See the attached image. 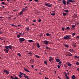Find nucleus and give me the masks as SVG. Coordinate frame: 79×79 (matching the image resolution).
Wrapping results in <instances>:
<instances>
[{"label": "nucleus", "mask_w": 79, "mask_h": 79, "mask_svg": "<svg viewBox=\"0 0 79 79\" xmlns=\"http://www.w3.org/2000/svg\"><path fill=\"white\" fill-rule=\"evenodd\" d=\"M5 48L6 49H4V51L7 53H8V52H9V49H10V50H12V48L11 47V45H10L9 46H5Z\"/></svg>", "instance_id": "obj_1"}, {"label": "nucleus", "mask_w": 79, "mask_h": 79, "mask_svg": "<svg viewBox=\"0 0 79 79\" xmlns=\"http://www.w3.org/2000/svg\"><path fill=\"white\" fill-rule=\"evenodd\" d=\"M71 35H66L63 38L66 40H69L71 39V38L70 37Z\"/></svg>", "instance_id": "obj_2"}, {"label": "nucleus", "mask_w": 79, "mask_h": 79, "mask_svg": "<svg viewBox=\"0 0 79 79\" xmlns=\"http://www.w3.org/2000/svg\"><path fill=\"white\" fill-rule=\"evenodd\" d=\"M19 40L20 42H23V41H24V40H25V39H24V38H19Z\"/></svg>", "instance_id": "obj_3"}, {"label": "nucleus", "mask_w": 79, "mask_h": 79, "mask_svg": "<svg viewBox=\"0 0 79 79\" xmlns=\"http://www.w3.org/2000/svg\"><path fill=\"white\" fill-rule=\"evenodd\" d=\"M44 43L45 45H48V41L47 40H45L44 41Z\"/></svg>", "instance_id": "obj_4"}, {"label": "nucleus", "mask_w": 79, "mask_h": 79, "mask_svg": "<svg viewBox=\"0 0 79 79\" xmlns=\"http://www.w3.org/2000/svg\"><path fill=\"white\" fill-rule=\"evenodd\" d=\"M21 35H22V33H19V35H18L17 37L18 38H19L21 37Z\"/></svg>", "instance_id": "obj_5"}, {"label": "nucleus", "mask_w": 79, "mask_h": 79, "mask_svg": "<svg viewBox=\"0 0 79 79\" xmlns=\"http://www.w3.org/2000/svg\"><path fill=\"white\" fill-rule=\"evenodd\" d=\"M62 2L63 4H64V5H66V1H65V0H63L62 1Z\"/></svg>", "instance_id": "obj_6"}, {"label": "nucleus", "mask_w": 79, "mask_h": 79, "mask_svg": "<svg viewBox=\"0 0 79 79\" xmlns=\"http://www.w3.org/2000/svg\"><path fill=\"white\" fill-rule=\"evenodd\" d=\"M69 66V67H71V66H72V64H71L69 62H68V64H67Z\"/></svg>", "instance_id": "obj_7"}, {"label": "nucleus", "mask_w": 79, "mask_h": 79, "mask_svg": "<svg viewBox=\"0 0 79 79\" xmlns=\"http://www.w3.org/2000/svg\"><path fill=\"white\" fill-rule=\"evenodd\" d=\"M68 1L69 2H71V3H74V2H75V1L74 0L72 1V0H68Z\"/></svg>", "instance_id": "obj_8"}, {"label": "nucleus", "mask_w": 79, "mask_h": 79, "mask_svg": "<svg viewBox=\"0 0 79 79\" xmlns=\"http://www.w3.org/2000/svg\"><path fill=\"white\" fill-rule=\"evenodd\" d=\"M72 79H75L76 77H75V76L74 75H73L72 77Z\"/></svg>", "instance_id": "obj_9"}, {"label": "nucleus", "mask_w": 79, "mask_h": 79, "mask_svg": "<svg viewBox=\"0 0 79 79\" xmlns=\"http://www.w3.org/2000/svg\"><path fill=\"white\" fill-rule=\"evenodd\" d=\"M23 11H21L19 13V15H23Z\"/></svg>", "instance_id": "obj_10"}, {"label": "nucleus", "mask_w": 79, "mask_h": 79, "mask_svg": "<svg viewBox=\"0 0 79 79\" xmlns=\"http://www.w3.org/2000/svg\"><path fill=\"white\" fill-rule=\"evenodd\" d=\"M69 52H74V50L73 49H69Z\"/></svg>", "instance_id": "obj_11"}, {"label": "nucleus", "mask_w": 79, "mask_h": 79, "mask_svg": "<svg viewBox=\"0 0 79 79\" xmlns=\"http://www.w3.org/2000/svg\"><path fill=\"white\" fill-rule=\"evenodd\" d=\"M56 62H57V63H59V62L60 61V60H59V59H56Z\"/></svg>", "instance_id": "obj_12"}, {"label": "nucleus", "mask_w": 79, "mask_h": 79, "mask_svg": "<svg viewBox=\"0 0 79 79\" xmlns=\"http://www.w3.org/2000/svg\"><path fill=\"white\" fill-rule=\"evenodd\" d=\"M4 71L5 73H7V74H9V72L7 71V70H4Z\"/></svg>", "instance_id": "obj_13"}, {"label": "nucleus", "mask_w": 79, "mask_h": 79, "mask_svg": "<svg viewBox=\"0 0 79 79\" xmlns=\"http://www.w3.org/2000/svg\"><path fill=\"white\" fill-rule=\"evenodd\" d=\"M27 10V9H26V8H23V9H22V11H23L24 13V11L26 10Z\"/></svg>", "instance_id": "obj_14"}, {"label": "nucleus", "mask_w": 79, "mask_h": 79, "mask_svg": "<svg viewBox=\"0 0 79 79\" xmlns=\"http://www.w3.org/2000/svg\"><path fill=\"white\" fill-rule=\"evenodd\" d=\"M24 77L26 78V79H29V77H28V76H23Z\"/></svg>", "instance_id": "obj_15"}, {"label": "nucleus", "mask_w": 79, "mask_h": 79, "mask_svg": "<svg viewBox=\"0 0 79 79\" xmlns=\"http://www.w3.org/2000/svg\"><path fill=\"white\" fill-rule=\"evenodd\" d=\"M37 47L38 48H39L40 47V45H39V44H37Z\"/></svg>", "instance_id": "obj_16"}, {"label": "nucleus", "mask_w": 79, "mask_h": 79, "mask_svg": "<svg viewBox=\"0 0 79 79\" xmlns=\"http://www.w3.org/2000/svg\"><path fill=\"white\" fill-rule=\"evenodd\" d=\"M33 42H34V41L32 40H28V42H29V43Z\"/></svg>", "instance_id": "obj_17"}, {"label": "nucleus", "mask_w": 79, "mask_h": 79, "mask_svg": "<svg viewBox=\"0 0 79 79\" xmlns=\"http://www.w3.org/2000/svg\"><path fill=\"white\" fill-rule=\"evenodd\" d=\"M26 29L29 31V27H26Z\"/></svg>", "instance_id": "obj_18"}, {"label": "nucleus", "mask_w": 79, "mask_h": 79, "mask_svg": "<svg viewBox=\"0 0 79 79\" xmlns=\"http://www.w3.org/2000/svg\"><path fill=\"white\" fill-rule=\"evenodd\" d=\"M67 5H69V4H70V2H69L68 1H67Z\"/></svg>", "instance_id": "obj_19"}, {"label": "nucleus", "mask_w": 79, "mask_h": 79, "mask_svg": "<svg viewBox=\"0 0 79 79\" xmlns=\"http://www.w3.org/2000/svg\"><path fill=\"white\" fill-rule=\"evenodd\" d=\"M50 35H51V34H50L48 33H47L46 34V35L47 36H50Z\"/></svg>", "instance_id": "obj_20"}, {"label": "nucleus", "mask_w": 79, "mask_h": 79, "mask_svg": "<svg viewBox=\"0 0 79 79\" xmlns=\"http://www.w3.org/2000/svg\"><path fill=\"white\" fill-rule=\"evenodd\" d=\"M63 16H66V15H67V14L65 13L64 12H63Z\"/></svg>", "instance_id": "obj_21"}, {"label": "nucleus", "mask_w": 79, "mask_h": 79, "mask_svg": "<svg viewBox=\"0 0 79 79\" xmlns=\"http://www.w3.org/2000/svg\"><path fill=\"white\" fill-rule=\"evenodd\" d=\"M35 56L36 57V58H40V56H39L38 55H35Z\"/></svg>", "instance_id": "obj_22"}, {"label": "nucleus", "mask_w": 79, "mask_h": 79, "mask_svg": "<svg viewBox=\"0 0 79 79\" xmlns=\"http://www.w3.org/2000/svg\"><path fill=\"white\" fill-rule=\"evenodd\" d=\"M24 69L25 71H27V72H29V70H28L27 69Z\"/></svg>", "instance_id": "obj_23"}, {"label": "nucleus", "mask_w": 79, "mask_h": 79, "mask_svg": "<svg viewBox=\"0 0 79 79\" xmlns=\"http://www.w3.org/2000/svg\"><path fill=\"white\" fill-rule=\"evenodd\" d=\"M65 47H66L67 48H68L69 46H68V45L66 44L65 45Z\"/></svg>", "instance_id": "obj_24"}, {"label": "nucleus", "mask_w": 79, "mask_h": 79, "mask_svg": "<svg viewBox=\"0 0 79 79\" xmlns=\"http://www.w3.org/2000/svg\"><path fill=\"white\" fill-rule=\"evenodd\" d=\"M72 47H76V46L74 44H72Z\"/></svg>", "instance_id": "obj_25"}, {"label": "nucleus", "mask_w": 79, "mask_h": 79, "mask_svg": "<svg viewBox=\"0 0 79 79\" xmlns=\"http://www.w3.org/2000/svg\"><path fill=\"white\" fill-rule=\"evenodd\" d=\"M64 11H65L66 13H68V10H64Z\"/></svg>", "instance_id": "obj_26"}, {"label": "nucleus", "mask_w": 79, "mask_h": 79, "mask_svg": "<svg viewBox=\"0 0 79 79\" xmlns=\"http://www.w3.org/2000/svg\"><path fill=\"white\" fill-rule=\"evenodd\" d=\"M65 77L66 79H69V77L68 76H66Z\"/></svg>", "instance_id": "obj_27"}, {"label": "nucleus", "mask_w": 79, "mask_h": 79, "mask_svg": "<svg viewBox=\"0 0 79 79\" xmlns=\"http://www.w3.org/2000/svg\"><path fill=\"white\" fill-rule=\"evenodd\" d=\"M44 63L45 64H46V65H47V61H44Z\"/></svg>", "instance_id": "obj_28"}, {"label": "nucleus", "mask_w": 79, "mask_h": 79, "mask_svg": "<svg viewBox=\"0 0 79 79\" xmlns=\"http://www.w3.org/2000/svg\"><path fill=\"white\" fill-rule=\"evenodd\" d=\"M51 15H52V16H55V13L51 14Z\"/></svg>", "instance_id": "obj_29"}, {"label": "nucleus", "mask_w": 79, "mask_h": 79, "mask_svg": "<svg viewBox=\"0 0 79 79\" xmlns=\"http://www.w3.org/2000/svg\"><path fill=\"white\" fill-rule=\"evenodd\" d=\"M64 74L65 76H68V75L67 74V73H66V72H65V73H64Z\"/></svg>", "instance_id": "obj_30"}, {"label": "nucleus", "mask_w": 79, "mask_h": 79, "mask_svg": "<svg viewBox=\"0 0 79 79\" xmlns=\"http://www.w3.org/2000/svg\"><path fill=\"white\" fill-rule=\"evenodd\" d=\"M18 55H19V57L21 56V55L19 53H18Z\"/></svg>", "instance_id": "obj_31"}, {"label": "nucleus", "mask_w": 79, "mask_h": 79, "mask_svg": "<svg viewBox=\"0 0 79 79\" xmlns=\"http://www.w3.org/2000/svg\"><path fill=\"white\" fill-rule=\"evenodd\" d=\"M5 2H2L1 3V4H2V5H4V4H5Z\"/></svg>", "instance_id": "obj_32"}, {"label": "nucleus", "mask_w": 79, "mask_h": 79, "mask_svg": "<svg viewBox=\"0 0 79 79\" xmlns=\"http://www.w3.org/2000/svg\"><path fill=\"white\" fill-rule=\"evenodd\" d=\"M12 26H14V27H17V26H16V25H15L14 24H12Z\"/></svg>", "instance_id": "obj_33"}, {"label": "nucleus", "mask_w": 79, "mask_h": 79, "mask_svg": "<svg viewBox=\"0 0 79 79\" xmlns=\"http://www.w3.org/2000/svg\"><path fill=\"white\" fill-rule=\"evenodd\" d=\"M57 67L59 69H60V66L59 65H57Z\"/></svg>", "instance_id": "obj_34"}, {"label": "nucleus", "mask_w": 79, "mask_h": 79, "mask_svg": "<svg viewBox=\"0 0 79 79\" xmlns=\"http://www.w3.org/2000/svg\"><path fill=\"white\" fill-rule=\"evenodd\" d=\"M52 60H53V58L50 59H49V61H51Z\"/></svg>", "instance_id": "obj_35"}, {"label": "nucleus", "mask_w": 79, "mask_h": 79, "mask_svg": "<svg viewBox=\"0 0 79 79\" xmlns=\"http://www.w3.org/2000/svg\"><path fill=\"white\" fill-rule=\"evenodd\" d=\"M45 5L46 6H48V3H46L45 4Z\"/></svg>", "instance_id": "obj_36"}, {"label": "nucleus", "mask_w": 79, "mask_h": 79, "mask_svg": "<svg viewBox=\"0 0 79 79\" xmlns=\"http://www.w3.org/2000/svg\"><path fill=\"white\" fill-rule=\"evenodd\" d=\"M75 34H76L75 33H73L72 34V35H73V36H74V35H75Z\"/></svg>", "instance_id": "obj_37"}, {"label": "nucleus", "mask_w": 79, "mask_h": 79, "mask_svg": "<svg viewBox=\"0 0 79 79\" xmlns=\"http://www.w3.org/2000/svg\"><path fill=\"white\" fill-rule=\"evenodd\" d=\"M66 29H69V30L70 29V27H66Z\"/></svg>", "instance_id": "obj_38"}, {"label": "nucleus", "mask_w": 79, "mask_h": 79, "mask_svg": "<svg viewBox=\"0 0 79 79\" xmlns=\"http://www.w3.org/2000/svg\"><path fill=\"white\" fill-rule=\"evenodd\" d=\"M19 74H20V75H23V73H21V72H20Z\"/></svg>", "instance_id": "obj_39"}, {"label": "nucleus", "mask_w": 79, "mask_h": 79, "mask_svg": "<svg viewBox=\"0 0 79 79\" xmlns=\"http://www.w3.org/2000/svg\"><path fill=\"white\" fill-rule=\"evenodd\" d=\"M19 77L20 78H21V77H22V76L21 75H19Z\"/></svg>", "instance_id": "obj_40"}, {"label": "nucleus", "mask_w": 79, "mask_h": 79, "mask_svg": "<svg viewBox=\"0 0 79 79\" xmlns=\"http://www.w3.org/2000/svg\"><path fill=\"white\" fill-rule=\"evenodd\" d=\"M14 79H19V78H18L17 77H15L14 78Z\"/></svg>", "instance_id": "obj_41"}, {"label": "nucleus", "mask_w": 79, "mask_h": 79, "mask_svg": "<svg viewBox=\"0 0 79 79\" xmlns=\"http://www.w3.org/2000/svg\"><path fill=\"white\" fill-rule=\"evenodd\" d=\"M76 64H77V65H79V63L78 62H77L76 63Z\"/></svg>", "instance_id": "obj_42"}, {"label": "nucleus", "mask_w": 79, "mask_h": 79, "mask_svg": "<svg viewBox=\"0 0 79 79\" xmlns=\"http://www.w3.org/2000/svg\"><path fill=\"white\" fill-rule=\"evenodd\" d=\"M48 7H51L52 6V5H48Z\"/></svg>", "instance_id": "obj_43"}, {"label": "nucleus", "mask_w": 79, "mask_h": 79, "mask_svg": "<svg viewBox=\"0 0 79 79\" xmlns=\"http://www.w3.org/2000/svg\"><path fill=\"white\" fill-rule=\"evenodd\" d=\"M28 55H32V53L29 52L28 53Z\"/></svg>", "instance_id": "obj_44"}, {"label": "nucleus", "mask_w": 79, "mask_h": 79, "mask_svg": "<svg viewBox=\"0 0 79 79\" xmlns=\"http://www.w3.org/2000/svg\"><path fill=\"white\" fill-rule=\"evenodd\" d=\"M74 27H75V26L74 25H72V27H73V28H74Z\"/></svg>", "instance_id": "obj_45"}, {"label": "nucleus", "mask_w": 79, "mask_h": 79, "mask_svg": "<svg viewBox=\"0 0 79 79\" xmlns=\"http://www.w3.org/2000/svg\"><path fill=\"white\" fill-rule=\"evenodd\" d=\"M41 22V19H39L38 20V22Z\"/></svg>", "instance_id": "obj_46"}, {"label": "nucleus", "mask_w": 79, "mask_h": 79, "mask_svg": "<svg viewBox=\"0 0 79 79\" xmlns=\"http://www.w3.org/2000/svg\"><path fill=\"white\" fill-rule=\"evenodd\" d=\"M10 77H11V79H14V78H13V76H11Z\"/></svg>", "instance_id": "obj_47"}, {"label": "nucleus", "mask_w": 79, "mask_h": 79, "mask_svg": "<svg viewBox=\"0 0 79 79\" xmlns=\"http://www.w3.org/2000/svg\"><path fill=\"white\" fill-rule=\"evenodd\" d=\"M76 37L77 39H79V36H77Z\"/></svg>", "instance_id": "obj_48"}, {"label": "nucleus", "mask_w": 79, "mask_h": 79, "mask_svg": "<svg viewBox=\"0 0 79 79\" xmlns=\"http://www.w3.org/2000/svg\"><path fill=\"white\" fill-rule=\"evenodd\" d=\"M3 34V32L2 31H0V34Z\"/></svg>", "instance_id": "obj_49"}, {"label": "nucleus", "mask_w": 79, "mask_h": 79, "mask_svg": "<svg viewBox=\"0 0 79 79\" xmlns=\"http://www.w3.org/2000/svg\"><path fill=\"white\" fill-rule=\"evenodd\" d=\"M62 31H64V27H62Z\"/></svg>", "instance_id": "obj_50"}, {"label": "nucleus", "mask_w": 79, "mask_h": 79, "mask_svg": "<svg viewBox=\"0 0 79 79\" xmlns=\"http://www.w3.org/2000/svg\"><path fill=\"white\" fill-rule=\"evenodd\" d=\"M77 70L78 71H79V68H78L77 69Z\"/></svg>", "instance_id": "obj_51"}, {"label": "nucleus", "mask_w": 79, "mask_h": 79, "mask_svg": "<svg viewBox=\"0 0 79 79\" xmlns=\"http://www.w3.org/2000/svg\"><path fill=\"white\" fill-rule=\"evenodd\" d=\"M33 22H36V20H33Z\"/></svg>", "instance_id": "obj_52"}, {"label": "nucleus", "mask_w": 79, "mask_h": 79, "mask_svg": "<svg viewBox=\"0 0 79 79\" xmlns=\"http://www.w3.org/2000/svg\"><path fill=\"white\" fill-rule=\"evenodd\" d=\"M46 49H48V48H49L48 47H47V46H46Z\"/></svg>", "instance_id": "obj_53"}, {"label": "nucleus", "mask_w": 79, "mask_h": 79, "mask_svg": "<svg viewBox=\"0 0 79 79\" xmlns=\"http://www.w3.org/2000/svg\"><path fill=\"white\" fill-rule=\"evenodd\" d=\"M35 2H38V0H34Z\"/></svg>", "instance_id": "obj_54"}, {"label": "nucleus", "mask_w": 79, "mask_h": 79, "mask_svg": "<svg viewBox=\"0 0 79 79\" xmlns=\"http://www.w3.org/2000/svg\"><path fill=\"white\" fill-rule=\"evenodd\" d=\"M61 63H62V61H60L59 62V64H61Z\"/></svg>", "instance_id": "obj_55"}, {"label": "nucleus", "mask_w": 79, "mask_h": 79, "mask_svg": "<svg viewBox=\"0 0 79 79\" xmlns=\"http://www.w3.org/2000/svg\"><path fill=\"white\" fill-rule=\"evenodd\" d=\"M75 58H77V56H75Z\"/></svg>", "instance_id": "obj_56"}, {"label": "nucleus", "mask_w": 79, "mask_h": 79, "mask_svg": "<svg viewBox=\"0 0 79 79\" xmlns=\"http://www.w3.org/2000/svg\"><path fill=\"white\" fill-rule=\"evenodd\" d=\"M32 0H29V2H32Z\"/></svg>", "instance_id": "obj_57"}, {"label": "nucleus", "mask_w": 79, "mask_h": 79, "mask_svg": "<svg viewBox=\"0 0 79 79\" xmlns=\"http://www.w3.org/2000/svg\"><path fill=\"white\" fill-rule=\"evenodd\" d=\"M2 18H3L2 17H0V19H2Z\"/></svg>", "instance_id": "obj_58"}, {"label": "nucleus", "mask_w": 79, "mask_h": 79, "mask_svg": "<svg viewBox=\"0 0 79 79\" xmlns=\"http://www.w3.org/2000/svg\"><path fill=\"white\" fill-rule=\"evenodd\" d=\"M31 67H32V68H34V66H33V65H31Z\"/></svg>", "instance_id": "obj_59"}, {"label": "nucleus", "mask_w": 79, "mask_h": 79, "mask_svg": "<svg viewBox=\"0 0 79 79\" xmlns=\"http://www.w3.org/2000/svg\"><path fill=\"white\" fill-rule=\"evenodd\" d=\"M7 2H10V0H7Z\"/></svg>", "instance_id": "obj_60"}, {"label": "nucleus", "mask_w": 79, "mask_h": 79, "mask_svg": "<svg viewBox=\"0 0 79 79\" xmlns=\"http://www.w3.org/2000/svg\"><path fill=\"white\" fill-rule=\"evenodd\" d=\"M35 71H37V69H35Z\"/></svg>", "instance_id": "obj_61"}, {"label": "nucleus", "mask_w": 79, "mask_h": 79, "mask_svg": "<svg viewBox=\"0 0 79 79\" xmlns=\"http://www.w3.org/2000/svg\"><path fill=\"white\" fill-rule=\"evenodd\" d=\"M70 56H73V54H70Z\"/></svg>", "instance_id": "obj_62"}, {"label": "nucleus", "mask_w": 79, "mask_h": 79, "mask_svg": "<svg viewBox=\"0 0 79 79\" xmlns=\"http://www.w3.org/2000/svg\"><path fill=\"white\" fill-rule=\"evenodd\" d=\"M2 8H5V6H2Z\"/></svg>", "instance_id": "obj_63"}, {"label": "nucleus", "mask_w": 79, "mask_h": 79, "mask_svg": "<svg viewBox=\"0 0 79 79\" xmlns=\"http://www.w3.org/2000/svg\"><path fill=\"white\" fill-rule=\"evenodd\" d=\"M45 79H48V78H47L46 77H45Z\"/></svg>", "instance_id": "obj_64"}]
</instances>
